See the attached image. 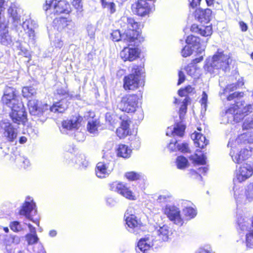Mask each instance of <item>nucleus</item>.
<instances>
[{"instance_id":"42","label":"nucleus","mask_w":253,"mask_h":253,"mask_svg":"<svg viewBox=\"0 0 253 253\" xmlns=\"http://www.w3.org/2000/svg\"><path fill=\"white\" fill-rule=\"evenodd\" d=\"M183 212L187 219L194 218L197 214L196 210L192 207H186L183 210Z\"/></svg>"},{"instance_id":"29","label":"nucleus","mask_w":253,"mask_h":253,"mask_svg":"<svg viewBox=\"0 0 253 253\" xmlns=\"http://www.w3.org/2000/svg\"><path fill=\"white\" fill-rule=\"evenodd\" d=\"M22 26L24 30L27 31L26 33L28 34L29 37L33 39L35 35V29L38 27L36 21L29 18L23 21Z\"/></svg>"},{"instance_id":"39","label":"nucleus","mask_w":253,"mask_h":253,"mask_svg":"<svg viewBox=\"0 0 253 253\" xmlns=\"http://www.w3.org/2000/svg\"><path fill=\"white\" fill-rule=\"evenodd\" d=\"M186 71L189 75L194 78H198L200 75V70L193 65H188L186 68Z\"/></svg>"},{"instance_id":"23","label":"nucleus","mask_w":253,"mask_h":253,"mask_svg":"<svg viewBox=\"0 0 253 253\" xmlns=\"http://www.w3.org/2000/svg\"><path fill=\"white\" fill-rule=\"evenodd\" d=\"M139 55L138 49L136 48L125 47L120 52V56L124 61H132Z\"/></svg>"},{"instance_id":"24","label":"nucleus","mask_w":253,"mask_h":253,"mask_svg":"<svg viewBox=\"0 0 253 253\" xmlns=\"http://www.w3.org/2000/svg\"><path fill=\"white\" fill-rule=\"evenodd\" d=\"M242 220L243 222L238 220V224L239 229L241 231H248L246 235V245L248 248H253V230H248L249 223Z\"/></svg>"},{"instance_id":"63","label":"nucleus","mask_w":253,"mask_h":253,"mask_svg":"<svg viewBox=\"0 0 253 253\" xmlns=\"http://www.w3.org/2000/svg\"><path fill=\"white\" fill-rule=\"evenodd\" d=\"M74 28L75 23L72 20H69L65 30L67 32L70 30H74Z\"/></svg>"},{"instance_id":"60","label":"nucleus","mask_w":253,"mask_h":253,"mask_svg":"<svg viewBox=\"0 0 253 253\" xmlns=\"http://www.w3.org/2000/svg\"><path fill=\"white\" fill-rule=\"evenodd\" d=\"M72 4L78 10H82V5L81 4V0H73Z\"/></svg>"},{"instance_id":"10","label":"nucleus","mask_w":253,"mask_h":253,"mask_svg":"<svg viewBox=\"0 0 253 253\" xmlns=\"http://www.w3.org/2000/svg\"><path fill=\"white\" fill-rule=\"evenodd\" d=\"M120 24L125 32L131 31L134 32L135 35L132 38V41L134 42V45H138V39L140 37L139 31H137L138 24L136 22L133 18L129 17L126 16H123L121 17L120 20ZM134 35L132 32L130 34L131 36Z\"/></svg>"},{"instance_id":"11","label":"nucleus","mask_w":253,"mask_h":253,"mask_svg":"<svg viewBox=\"0 0 253 253\" xmlns=\"http://www.w3.org/2000/svg\"><path fill=\"white\" fill-rule=\"evenodd\" d=\"M126 224L129 232L135 234H139L142 226L140 220L135 215V211L132 207H129L125 214Z\"/></svg>"},{"instance_id":"12","label":"nucleus","mask_w":253,"mask_h":253,"mask_svg":"<svg viewBox=\"0 0 253 253\" xmlns=\"http://www.w3.org/2000/svg\"><path fill=\"white\" fill-rule=\"evenodd\" d=\"M242 127L243 130L246 131L240 135L235 140V143H253V115L245 119Z\"/></svg>"},{"instance_id":"9","label":"nucleus","mask_w":253,"mask_h":253,"mask_svg":"<svg viewBox=\"0 0 253 253\" xmlns=\"http://www.w3.org/2000/svg\"><path fill=\"white\" fill-rule=\"evenodd\" d=\"M139 97L135 94H127L123 96L118 103L117 107L122 111L133 113L138 107Z\"/></svg>"},{"instance_id":"5","label":"nucleus","mask_w":253,"mask_h":253,"mask_svg":"<svg viewBox=\"0 0 253 253\" xmlns=\"http://www.w3.org/2000/svg\"><path fill=\"white\" fill-rule=\"evenodd\" d=\"M4 0H0V42L5 46H10L13 44V40L8 32V22L4 15Z\"/></svg>"},{"instance_id":"2","label":"nucleus","mask_w":253,"mask_h":253,"mask_svg":"<svg viewBox=\"0 0 253 253\" xmlns=\"http://www.w3.org/2000/svg\"><path fill=\"white\" fill-rule=\"evenodd\" d=\"M28 106L30 114L34 116L35 119L38 118L43 122L48 108L50 112L62 113L67 108L68 104L66 101L61 100L54 103L52 106H49L47 104H42L37 99H31L29 100Z\"/></svg>"},{"instance_id":"26","label":"nucleus","mask_w":253,"mask_h":253,"mask_svg":"<svg viewBox=\"0 0 253 253\" xmlns=\"http://www.w3.org/2000/svg\"><path fill=\"white\" fill-rule=\"evenodd\" d=\"M233 150L230 153L233 161L237 164H240L244 161L248 159L252 155V152L247 149H243L241 150L239 153L234 154Z\"/></svg>"},{"instance_id":"41","label":"nucleus","mask_w":253,"mask_h":253,"mask_svg":"<svg viewBox=\"0 0 253 253\" xmlns=\"http://www.w3.org/2000/svg\"><path fill=\"white\" fill-rule=\"evenodd\" d=\"M36 89L32 86L24 87L22 89V94L24 97L29 98L36 95Z\"/></svg>"},{"instance_id":"28","label":"nucleus","mask_w":253,"mask_h":253,"mask_svg":"<svg viewBox=\"0 0 253 253\" xmlns=\"http://www.w3.org/2000/svg\"><path fill=\"white\" fill-rule=\"evenodd\" d=\"M236 109L237 105H234L227 109L222 110L220 113L221 123L223 124L232 123L233 113L236 112Z\"/></svg>"},{"instance_id":"59","label":"nucleus","mask_w":253,"mask_h":253,"mask_svg":"<svg viewBox=\"0 0 253 253\" xmlns=\"http://www.w3.org/2000/svg\"><path fill=\"white\" fill-rule=\"evenodd\" d=\"M189 148L187 143H182L181 144H178V151H180L183 153H185L187 152Z\"/></svg>"},{"instance_id":"22","label":"nucleus","mask_w":253,"mask_h":253,"mask_svg":"<svg viewBox=\"0 0 253 253\" xmlns=\"http://www.w3.org/2000/svg\"><path fill=\"white\" fill-rule=\"evenodd\" d=\"M82 120V117L75 115L70 120L64 121L62 122V129L61 131L63 133H66V130H72L78 128Z\"/></svg>"},{"instance_id":"30","label":"nucleus","mask_w":253,"mask_h":253,"mask_svg":"<svg viewBox=\"0 0 253 253\" xmlns=\"http://www.w3.org/2000/svg\"><path fill=\"white\" fill-rule=\"evenodd\" d=\"M191 31L194 33L200 34L202 36L208 37L212 34V28L211 26L197 25L193 24L191 27Z\"/></svg>"},{"instance_id":"7","label":"nucleus","mask_w":253,"mask_h":253,"mask_svg":"<svg viewBox=\"0 0 253 253\" xmlns=\"http://www.w3.org/2000/svg\"><path fill=\"white\" fill-rule=\"evenodd\" d=\"M0 134L8 142H13L18 135L17 128L6 119L0 117Z\"/></svg>"},{"instance_id":"25","label":"nucleus","mask_w":253,"mask_h":253,"mask_svg":"<svg viewBox=\"0 0 253 253\" xmlns=\"http://www.w3.org/2000/svg\"><path fill=\"white\" fill-rule=\"evenodd\" d=\"M20 11L21 9L17 7L15 4H12L8 9V14L12 18V22L15 27H17L21 24Z\"/></svg>"},{"instance_id":"1","label":"nucleus","mask_w":253,"mask_h":253,"mask_svg":"<svg viewBox=\"0 0 253 253\" xmlns=\"http://www.w3.org/2000/svg\"><path fill=\"white\" fill-rule=\"evenodd\" d=\"M1 101L3 105L11 109L10 117L13 123L20 125L26 121L27 113L25 109L14 88L6 86Z\"/></svg>"},{"instance_id":"43","label":"nucleus","mask_w":253,"mask_h":253,"mask_svg":"<svg viewBox=\"0 0 253 253\" xmlns=\"http://www.w3.org/2000/svg\"><path fill=\"white\" fill-rule=\"evenodd\" d=\"M176 166L179 169H184L188 165L187 159L183 156H179L176 158Z\"/></svg>"},{"instance_id":"51","label":"nucleus","mask_w":253,"mask_h":253,"mask_svg":"<svg viewBox=\"0 0 253 253\" xmlns=\"http://www.w3.org/2000/svg\"><path fill=\"white\" fill-rule=\"evenodd\" d=\"M206 157L204 155L202 156L196 155L194 161L198 164L204 165L206 163Z\"/></svg>"},{"instance_id":"54","label":"nucleus","mask_w":253,"mask_h":253,"mask_svg":"<svg viewBox=\"0 0 253 253\" xmlns=\"http://www.w3.org/2000/svg\"><path fill=\"white\" fill-rule=\"evenodd\" d=\"M68 20L66 18H61L58 21L59 22V29H66V26L67 25Z\"/></svg>"},{"instance_id":"37","label":"nucleus","mask_w":253,"mask_h":253,"mask_svg":"<svg viewBox=\"0 0 253 253\" xmlns=\"http://www.w3.org/2000/svg\"><path fill=\"white\" fill-rule=\"evenodd\" d=\"M102 6L104 8H107L110 14L115 13L116 11V4L112 1L107 0H100Z\"/></svg>"},{"instance_id":"64","label":"nucleus","mask_w":253,"mask_h":253,"mask_svg":"<svg viewBox=\"0 0 253 253\" xmlns=\"http://www.w3.org/2000/svg\"><path fill=\"white\" fill-rule=\"evenodd\" d=\"M201 0H189L190 6L193 8H195L200 4Z\"/></svg>"},{"instance_id":"45","label":"nucleus","mask_w":253,"mask_h":253,"mask_svg":"<svg viewBox=\"0 0 253 253\" xmlns=\"http://www.w3.org/2000/svg\"><path fill=\"white\" fill-rule=\"evenodd\" d=\"M26 240L29 245L36 244L38 242L39 238L37 234H28L26 236Z\"/></svg>"},{"instance_id":"16","label":"nucleus","mask_w":253,"mask_h":253,"mask_svg":"<svg viewBox=\"0 0 253 253\" xmlns=\"http://www.w3.org/2000/svg\"><path fill=\"white\" fill-rule=\"evenodd\" d=\"M234 191V197L237 203H245V200L248 199L251 201L253 199V183L248 186L246 192V197L245 196V192L243 188L237 189L233 188Z\"/></svg>"},{"instance_id":"15","label":"nucleus","mask_w":253,"mask_h":253,"mask_svg":"<svg viewBox=\"0 0 253 253\" xmlns=\"http://www.w3.org/2000/svg\"><path fill=\"white\" fill-rule=\"evenodd\" d=\"M165 213L174 224L181 226L184 223L179 209L174 206H167L165 209Z\"/></svg>"},{"instance_id":"18","label":"nucleus","mask_w":253,"mask_h":253,"mask_svg":"<svg viewBox=\"0 0 253 253\" xmlns=\"http://www.w3.org/2000/svg\"><path fill=\"white\" fill-rule=\"evenodd\" d=\"M35 203L33 202V200L26 201L20 210L19 213L21 215H25L29 220L33 221L36 224L39 225V221L37 220H33L32 217L33 213H36V210H35Z\"/></svg>"},{"instance_id":"21","label":"nucleus","mask_w":253,"mask_h":253,"mask_svg":"<svg viewBox=\"0 0 253 253\" xmlns=\"http://www.w3.org/2000/svg\"><path fill=\"white\" fill-rule=\"evenodd\" d=\"M132 32L134 33L133 31H128L124 32L123 34H121L119 30H114L111 33L110 38L114 42H118L123 40L124 42L130 43L131 45H133L134 42L132 41V38L134 37V36L135 35L134 34L133 35V36H131L130 34Z\"/></svg>"},{"instance_id":"61","label":"nucleus","mask_w":253,"mask_h":253,"mask_svg":"<svg viewBox=\"0 0 253 253\" xmlns=\"http://www.w3.org/2000/svg\"><path fill=\"white\" fill-rule=\"evenodd\" d=\"M190 176L195 179H201L202 178L200 174L194 169H191L189 172Z\"/></svg>"},{"instance_id":"58","label":"nucleus","mask_w":253,"mask_h":253,"mask_svg":"<svg viewBox=\"0 0 253 253\" xmlns=\"http://www.w3.org/2000/svg\"><path fill=\"white\" fill-rule=\"evenodd\" d=\"M243 93L241 92H234L230 94H229L227 97V99L228 101L232 100L236 98H238V97L242 96Z\"/></svg>"},{"instance_id":"49","label":"nucleus","mask_w":253,"mask_h":253,"mask_svg":"<svg viewBox=\"0 0 253 253\" xmlns=\"http://www.w3.org/2000/svg\"><path fill=\"white\" fill-rule=\"evenodd\" d=\"M10 229L14 232H19L22 230V227L20 223L18 221H13L10 224Z\"/></svg>"},{"instance_id":"36","label":"nucleus","mask_w":253,"mask_h":253,"mask_svg":"<svg viewBox=\"0 0 253 253\" xmlns=\"http://www.w3.org/2000/svg\"><path fill=\"white\" fill-rule=\"evenodd\" d=\"M15 162L24 169L27 168L30 165L29 160L20 155L15 156Z\"/></svg>"},{"instance_id":"32","label":"nucleus","mask_w":253,"mask_h":253,"mask_svg":"<svg viewBox=\"0 0 253 253\" xmlns=\"http://www.w3.org/2000/svg\"><path fill=\"white\" fill-rule=\"evenodd\" d=\"M200 42L199 38L193 35L188 36L186 39V43L188 45L193 47V48L197 49L198 52L201 54L204 51V48L202 49L200 47Z\"/></svg>"},{"instance_id":"31","label":"nucleus","mask_w":253,"mask_h":253,"mask_svg":"<svg viewBox=\"0 0 253 253\" xmlns=\"http://www.w3.org/2000/svg\"><path fill=\"white\" fill-rule=\"evenodd\" d=\"M191 138L194 140L196 147L203 148L209 143V140L200 132H194L191 135Z\"/></svg>"},{"instance_id":"19","label":"nucleus","mask_w":253,"mask_h":253,"mask_svg":"<svg viewBox=\"0 0 253 253\" xmlns=\"http://www.w3.org/2000/svg\"><path fill=\"white\" fill-rule=\"evenodd\" d=\"M253 174L252 167L249 164H245L237 169L236 177L239 182H241L249 178Z\"/></svg>"},{"instance_id":"35","label":"nucleus","mask_w":253,"mask_h":253,"mask_svg":"<svg viewBox=\"0 0 253 253\" xmlns=\"http://www.w3.org/2000/svg\"><path fill=\"white\" fill-rule=\"evenodd\" d=\"M185 127V126L182 125L177 124L173 128L168 127L166 134L169 135V130H170L171 132V134L173 136H178L182 137L184 133Z\"/></svg>"},{"instance_id":"34","label":"nucleus","mask_w":253,"mask_h":253,"mask_svg":"<svg viewBox=\"0 0 253 253\" xmlns=\"http://www.w3.org/2000/svg\"><path fill=\"white\" fill-rule=\"evenodd\" d=\"M131 153V150L128 148V146L125 144H120L117 149L118 156L124 158H129Z\"/></svg>"},{"instance_id":"4","label":"nucleus","mask_w":253,"mask_h":253,"mask_svg":"<svg viewBox=\"0 0 253 253\" xmlns=\"http://www.w3.org/2000/svg\"><path fill=\"white\" fill-rule=\"evenodd\" d=\"M114 159V154L112 151L104 153L102 161L98 163L96 166L95 173L98 178H104L110 174L115 166Z\"/></svg>"},{"instance_id":"20","label":"nucleus","mask_w":253,"mask_h":253,"mask_svg":"<svg viewBox=\"0 0 253 253\" xmlns=\"http://www.w3.org/2000/svg\"><path fill=\"white\" fill-rule=\"evenodd\" d=\"M171 234V232L169 227L168 225H163L153 232L152 235L156 243L159 241H167Z\"/></svg>"},{"instance_id":"38","label":"nucleus","mask_w":253,"mask_h":253,"mask_svg":"<svg viewBox=\"0 0 253 253\" xmlns=\"http://www.w3.org/2000/svg\"><path fill=\"white\" fill-rule=\"evenodd\" d=\"M98 122L96 119H91L88 121L87 125V130L92 134H96L97 132Z\"/></svg>"},{"instance_id":"40","label":"nucleus","mask_w":253,"mask_h":253,"mask_svg":"<svg viewBox=\"0 0 253 253\" xmlns=\"http://www.w3.org/2000/svg\"><path fill=\"white\" fill-rule=\"evenodd\" d=\"M244 84V83L242 82H238L237 84H228L225 88H224L222 92H220V94L222 96V94H225L226 93H229L231 91H234L236 90L238 87L240 86H242Z\"/></svg>"},{"instance_id":"56","label":"nucleus","mask_w":253,"mask_h":253,"mask_svg":"<svg viewBox=\"0 0 253 253\" xmlns=\"http://www.w3.org/2000/svg\"><path fill=\"white\" fill-rule=\"evenodd\" d=\"M86 30L90 38H93L95 34V27L91 25H89L87 26Z\"/></svg>"},{"instance_id":"13","label":"nucleus","mask_w":253,"mask_h":253,"mask_svg":"<svg viewBox=\"0 0 253 253\" xmlns=\"http://www.w3.org/2000/svg\"><path fill=\"white\" fill-rule=\"evenodd\" d=\"M109 189L120 194L126 198L130 200H135V196L132 191L129 189L126 184L122 182L115 181L109 185Z\"/></svg>"},{"instance_id":"52","label":"nucleus","mask_w":253,"mask_h":253,"mask_svg":"<svg viewBox=\"0 0 253 253\" xmlns=\"http://www.w3.org/2000/svg\"><path fill=\"white\" fill-rule=\"evenodd\" d=\"M237 108L238 107L237 106L236 112L234 113H233V118L232 119V123L233 122H239L243 118V115L238 113V112L237 111Z\"/></svg>"},{"instance_id":"33","label":"nucleus","mask_w":253,"mask_h":253,"mask_svg":"<svg viewBox=\"0 0 253 253\" xmlns=\"http://www.w3.org/2000/svg\"><path fill=\"white\" fill-rule=\"evenodd\" d=\"M129 133V124L126 121H123L121 126L117 129L116 134L120 138H124Z\"/></svg>"},{"instance_id":"55","label":"nucleus","mask_w":253,"mask_h":253,"mask_svg":"<svg viewBox=\"0 0 253 253\" xmlns=\"http://www.w3.org/2000/svg\"><path fill=\"white\" fill-rule=\"evenodd\" d=\"M178 144L177 141L170 142L169 144L168 148L171 152L176 151L178 150Z\"/></svg>"},{"instance_id":"57","label":"nucleus","mask_w":253,"mask_h":253,"mask_svg":"<svg viewBox=\"0 0 253 253\" xmlns=\"http://www.w3.org/2000/svg\"><path fill=\"white\" fill-rule=\"evenodd\" d=\"M55 93L59 95L64 96L67 94L68 90L66 88L60 86L57 88Z\"/></svg>"},{"instance_id":"17","label":"nucleus","mask_w":253,"mask_h":253,"mask_svg":"<svg viewBox=\"0 0 253 253\" xmlns=\"http://www.w3.org/2000/svg\"><path fill=\"white\" fill-rule=\"evenodd\" d=\"M153 235H148L143 238H141L137 244L136 251L138 253H145L149 249L155 244L158 245L154 241Z\"/></svg>"},{"instance_id":"50","label":"nucleus","mask_w":253,"mask_h":253,"mask_svg":"<svg viewBox=\"0 0 253 253\" xmlns=\"http://www.w3.org/2000/svg\"><path fill=\"white\" fill-rule=\"evenodd\" d=\"M125 176L129 180H135L139 179L140 174L136 172L131 171L126 173Z\"/></svg>"},{"instance_id":"6","label":"nucleus","mask_w":253,"mask_h":253,"mask_svg":"<svg viewBox=\"0 0 253 253\" xmlns=\"http://www.w3.org/2000/svg\"><path fill=\"white\" fill-rule=\"evenodd\" d=\"M131 74L124 77V88L126 90H134L139 87L140 85V76L143 73V69L141 67L137 65H133Z\"/></svg>"},{"instance_id":"44","label":"nucleus","mask_w":253,"mask_h":253,"mask_svg":"<svg viewBox=\"0 0 253 253\" xmlns=\"http://www.w3.org/2000/svg\"><path fill=\"white\" fill-rule=\"evenodd\" d=\"M188 101V99L185 98L182 101V104L179 109V117L180 119H182L186 113Z\"/></svg>"},{"instance_id":"3","label":"nucleus","mask_w":253,"mask_h":253,"mask_svg":"<svg viewBox=\"0 0 253 253\" xmlns=\"http://www.w3.org/2000/svg\"><path fill=\"white\" fill-rule=\"evenodd\" d=\"M229 56L222 51H217L211 58L206 60L205 69L211 74H216L220 70H229Z\"/></svg>"},{"instance_id":"48","label":"nucleus","mask_w":253,"mask_h":253,"mask_svg":"<svg viewBox=\"0 0 253 253\" xmlns=\"http://www.w3.org/2000/svg\"><path fill=\"white\" fill-rule=\"evenodd\" d=\"M208 101V95L205 91H203L202 94V98L200 100L202 110L205 111L207 110V103Z\"/></svg>"},{"instance_id":"8","label":"nucleus","mask_w":253,"mask_h":253,"mask_svg":"<svg viewBox=\"0 0 253 253\" xmlns=\"http://www.w3.org/2000/svg\"><path fill=\"white\" fill-rule=\"evenodd\" d=\"M43 8L45 11L55 14H68L71 11L70 4L65 0H46Z\"/></svg>"},{"instance_id":"46","label":"nucleus","mask_w":253,"mask_h":253,"mask_svg":"<svg viewBox=\"0 0 253 253\" xmlns=\"http://www.w3.org/2000/svg\"><path fill=\"white\" fill-rule=\"evenodd\" d=\"M171 198V195L169 194L161 195L158 196L157 201L160 204H165L169 202Z\"/></svg>"},{"instance_id":"62","label":"nucleus","mask_w":253,"mask_h":253,"mask_svg":"<svg viewBox=\"0 0 253 253\" xmlns=\"http://www.w3.org/2000/svg\"><path fill=\"white\" fill-rule=\"evenodd\" d=\"M75 137L79 141H83L84 139V133L80 131H76L75 134Z\"/></svg>"},{"instance_id":"14","label":"nucleus","mask_w":253,"mask_h":253,"mask_svg":"<svg viewBox=\"0 0 253 253\" xmlns=\"http://www.w3.org/2000/svg\"><path fill=\"white\" fill-rule=\"evenodd\" d=\"M153 3L145 0H138L131 5L132 12L136 15L143 16L148 14L153 8Z\"/></svg>"},{"instance_id":"47","label":"nucleus","mask_w":253,"mask_h":253,"mask_svg":"<svg viewBox=\"0 0 253 253\" xmlns=\"http://www.w3.org/2000/svg\"><path fill=\"white\" fill-rule=\"evenodd\" d=\"M194 49H192V47L189 45H185L181 50V54L182 56L186 57L191 55Z\"/></svg>"},{"instance_id":"53","label":"nucleus","mask_w":253,"mask_h":253,"mask_svg":"<svg viewBox=\"0 0 253 253\" xmlns=\"http://www.w3.org/2000/svg\"><path fill=\"white\" fill-rule=\"evenodd\" d=\"M130 145L133 148L137 149L140 146V141L139 137H135L133 140H131Z\"/></svg>"},{"instance_id":"27","label":"nucleus","mask_w":253,"mask_h":253,"mask_svg":"<svg viewBox=\"0 0 253 253\" xmlns=\"http://www.w3.org/2000/svg\"><path fill=\"white\" fill-rule=\"evenodd\" d=\"M212 11L209 8H197L195 11V18L201 23H208L210 20Z\"/></svg>"}]
</instances>
